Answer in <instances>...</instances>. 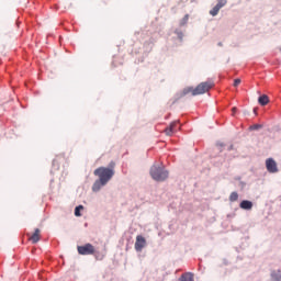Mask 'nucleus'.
<instances>
[{
    "label": "nucleus",
    "mask_w": 281,
    "mask_h": 281,
    "mask_svg": "<svg viewBox=\"0 0 281 281\" xmlns=\"http://www.w3.org/2000/svg\"><path fill=\"white\" fill-rule=\"evenodd\" d=\"M113 166H115V164H112L111 168L99 167L94 170L93 175L94 177H98L99 180H97L92 186L93 192H100L101 188L106 186L110 179H113V176L115 175Z\"/></svg>",
    "instance_id": "f257e3e1"
},
{
    "label": "nucleus",
    "mask_w": 281,
    "mask_h": 281,
    "mask_svg": "<svg viewBox=\"0 0 281 281\" xmlns=\"http://www.w3.org/2000/svg\"><path fill=\"white\" fill-rule=\"evenodd\" d=\"M214 87V82L213 81H205V82H201L200 85L196 86V88H186L183 90V94L188 95V93H191V95H203V93H207V91H210V89H212Z\"/></svg>",
    "instance_id": "f03ea898"
},
{
    "label": "nucleus",
    "mask_w": 281,
    "mask_h": 281,
    "mask_svg": "<svg viewBox=\"0 0 281 281\" xmlns=\"http://www.w3.org/2000/svg\"><path fill=\"white\" fill-rule=\"evenodd\" d=\"M150 176L154 181H166V179H168V171L161 167L153 166L150 169Z\"/></svg>",
    "instance_id": "7ed1b4c3"
},
{
    "label": "nucleus",
    "mask_w": 281,
    "mask_h": 281,
    "mask_svg": "<svg viewBox=\"0 0 281 281\" xmlns=\"http://www.w3.org/2000/svg\"><path fill=\"white\" fill-rule=\"evenodd\" d=\"M77 251L80 256H93V254H95V247L91 244H86L83 246H78Z\"/></svg>",
    "instance_id": "20e7f679"
},
{
    "label": "nucleus",
    "mask_w": 281,
    "mask_h": 281,
    "mask_svg": "<svg viewBox=\"0 0 281 281\" xmlns=\"http://www.w3.org/2000/svg\"><path fill=\"white\" fill-rule=\"evenodd\" d=\"M266 168L268 172H271V173L278 172V164L276 162V160H273V158H268L266 160Z\"/></svg>",
    "instance_id": "39448f33"
},
{
    "label": "nucleus",
    "mask_w": 281,
    "mask_h": 281,
    "mask_svg": "<svg viewBox=\"0 0 281 281\" xmlns=\"http://www.w3.org/2000/svg\"><path fill=\"white\" fill-rule=\"evenodd\" d=\"M134 247H135L136 251H142V249H144V247H146V238L142 235H138L136 237Z\"/></svg>",
    "instance_id": "423d86ee"
},
{
    "label": "nucleus",
    "mask_w": 281,
    "mask_h": 281,
    "mask_svg": "<svg viewBox=\"0 0 281 281\" xmlns=\"http://www.w3.org/2000/svg\"><path fill=\"white\" fill-rule=\"evenodd\" d=\"M29 240H31L33 245H36V243L41 240V229L35 228L34 233L31 236H29Z\"/></svg>",
    "instance_id": "0eeeda50"
},
{
    "label": "nucleus",
    "mask_w": 281,
    "mask_h": 281,
    "mask_svg": "<svg viewBox=\"0 0 281 281\" xmlns=\"http://www.w3.org/2000/svg\"><path fill=\"white\" fill-rule=\"evenodd\" d=\"M239 207L241 210H251V207H254V203L249 200H244L240 202Z\"/></svg>",
    "instance_id": "6e6552de"
},
{
    "label": "nucleus",
    "mask_w": 281,
    "mask_h": 281,
    "mask_svg": "<svg viewBox=\"0 0 281 281\" xmlns=\"http://www.w3.org/2000/svg\"><path fill=\"white\" fill-rule=\"evenodd\" d=\"M258 102L261 106H267V104H269V97L267 94H263L259 97Z\"/></svg>",
    "instance_id": "1a4fd4ad"
},
{
    "label": "nucleus",
    "mask_w": 281,
    "mask_h": 281,
    "mask_svg": "<svg viewBox=\"0 0 281 281\" xmlns=\"http://www.w3.org/2000/svg\"><path fill=\"white\" fill-rule=\"evenodd\" d=\"M180 281H194V274L187 272L181 276Z\"/></svg>",
    "instance_id": "9d476101"
},
{
    "label": "nucleus",
    "mask_w": 281,
    "mask_h": 281,
    "mask_svg": "<svg viewBox=\"0 0 281 281\" xmlns=\"http://www.w3.org/2000/svg\"><path fill=\"white\" fill-rule=\"evenodd\" d=\"M175 126H177V122L171 123L170 126L165 130L166 135H172L175 133Z\"/></svg>",
    "instance_id": "9b49d317"
},
{
    "label": "nucleus",
    "mask_w": 281,
    "mask_h": 281,
    "mask_svg": "<svg viewBox=\"0 0 281 281\" xmlns=\"http://www.w3.org/2000/svg\"><path fill=\"white\" fill-rule=\"evenodd\" d=\"M218 12H221V7L218 4H216L211 11L210 14L211 16H216L218 14Z\"/></svg>",
    "instance_id": "f8f14e48"
},
{
    "label": "nucleus",
    "mask_w": 281,
    "mask_h": 281,
    "mask_svg": "<svg viewBox=\"0 0 281 281\" xmlns=\"http://www.w3.org/2000/svg\"><path fill=\"white\" fill-rule=\"evenodd\" d=\"M271 278H272V280H274V281H281V271H273V272L271 273Z\"/></svg>",
    "instance_id": "ddd939ff"
},
{
    "label": "nucleus",
    "mask_w": 281,
    "mask_h": 281,
    "mask_svg": "<svg viewBox=\"0 0 281 281\" xmlns=\"http://www.w3.org/2000/svg\"><path fill=\"white\" fill-rule=\"evenodd\" d=\"M229 201L234 203L235 201H238V192H232L229 195Z\"/></svg>",
    "instance_id": "4468645a"
},
{
    "label": "nucleus",
    "mask_w": 281,
    "mask_h": 281,
    "mask_svg": "<svg viewBox=\"0 0 281 281\" xmlns=\"http://www.w3.org/2000/svg\"><path fill=\"white\" fill-rule=\"evenodd\" d=\"M80 210H85V206L79 205L75 209V216H81Z\"/></svg>",
    "instance_id": "2eb2a0df"
},
{
    "label": "nucleus",
    "mask_w": 281,
    "mask_h": 281,
    "mask_svg": "<svg viewBox=\"0 0 281 281\" xmlns=\"http://www.w3.org/2000/svg\"><path fill=\"white\" fill-rule=\"evenodd\" d=\"M217 5L220 8H225V5H227V0H217Z\"/></svg>",
    "instance_id": "dca6fc26"
},
{
    "label": "nucleus",
    "mask_w": 281,
    "mask_h": 281,
    "mask_svg": "<svg viewBox=\"0 0 281 281\" xmlns=\"http://www.w3.org/2000/svg\"><path fill=\"white\" fill-rule=\"evenodd\" d=\"M189 19H190V15L186 14L184 18L181 21V25H186V23H188Z\"/></svg>",
    "instance_id": "f3484780"
},
{
    "label": "nucleus",
    "mask_w": 281,
    "mask_h": 281,
    "mask_svg": "<svg viewBox=\"0 0 281 281\" xmlns=\"http://www.w3.org/2000/svg\"><path fill=\"white\" fill-rule=\"evenodd\" d=\"M238 85H240V79H235L234 80V87H238Z\"/></svg>",
    "instance_id": "a211bd4d"
},
{
    "label": "nucleus",
    "mask_w": 281,
    "mask_h": 281,
    "mask_svg": "<svg viewBox=\"0 0 281 281\" xmlns=\"http://www.w3.org/2000/svg\"><path fill=\"white\" fill-rule=\"evenodd\" d=\"M232 111H233V113H236V108H233Z\"/></svg>",
    "instance_id": "6ab92c4d"
}]
</instances>
